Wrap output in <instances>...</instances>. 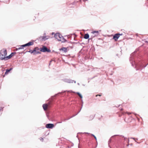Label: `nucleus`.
I'll return each instance as SVG.
<instances>
[{
	"label": "nucleus",
	"instance_id": "obj_1",
	"mask_svg": "<svg viewBox=\"0 0 148 148\" xmlns=\"http://www.w3.org/2000/svg\"><path fill=\"white\" fill-rule=\"evenodd\" d=\"M7 55V52L5 49L3 48L0 51V60H5V59L4 58H6Z\"/></svg>",
	"mask_w": 148,
	"mask_h": 148
},
{
	"label": "nucleus",
	"instance_id": "obj_2",
	"mask_svg": "<svg viewBox=\"0 0 148 148\" xmlns=\"http://www.w3.org/2000/svg\"><path fill=\"white\" fill-rule=\"evenodd\" d=\"M62 80L64 82L69 83H73V82H74L75 83H76L75 81L67 78L63 79H62Z\"/></svg>",
	"mask_w": 148,
	"mask_h": 148
},
{
	"label": "nucleus",
	"instance_id": "obj_3",
	"mask_svg": "<svg viewBox=\"0 0 148 148\" xmlns=\"http://www.w3.org/2000/svg\"><path fill=\"white\" fill-rule=\"evenodd\" d=\"M40 51H41L44 52H49L51 51V50L50 49H48L45 46H43L42 48H41Z\"/></svg>",
	"mask_w": 148,
	"mask_h": 148
},
{
	"label": "nucleus",
	"instance_id": "obj_4",
	"mask_svg": "<svg viewBox=\"0 0 148 148\" xmlns=\"http://www.w3.org/2000/svg\"><path fill=\"white\" fill-rule=\"evenodd\" d=\"M37 49V47H35L34 49L32 50H30L27 52H28L30 53L31 54L33 53V55H36L37 54V52L36 51V50Z\"/></svg>",
	"mask_w": 148,
	"mask_h": 148
},
{
	"label": "nucleus",
	"instance_id": "obj_5",
	"mask_svg": "<svg viewBox=\"0 0 148 148\" xmlns=\"http://www.w3.org/2000/svg\"><path fill=\"white\" fill-rule=\"evenodd\" d=\"M122 34H116L114 35L113 37V39H114L116 41L118 38L119 37L120 35H122Z\"/></svg>",
	"mask_w": 148,
	"mask_h": 148
},
{
	"label": "nucleus",
	"instance_id": "obj_6",
	"mask_svg": "<svg viewBox=\"0 0 148 148\" xmlns=\"http://www.w3.org/2000/svg\"><path fill=\"white\" fill-rule=\"evenodd\" d=\"M34 41L32 40L25 44V47H29L34 45Z\"/></svg>",
	"mask_w": 148,
	"mask_h": 148
},
{
	"label": "nucleus",
	"instance_id": "obj_7",
	"mask_svg": "<svg viewBox=\"0 0 148 148\" xmlns=\"http://www.w3.org/2000/svg\"><path fill=\"white\" fill-rule=\"evenodd\" d=\"M34 41L32 40L25 44V47H29L34 45Z\"/></svg>",
	"mask_w": 148,
	"mask_h": 148
},
{
	"label": "nucleus",
	"instance_id": "obj_8",
	"mask_svg": "<svg viewBox=\"0 0 148 148\" xmlns=\"http://www.w3.org/2000/svg\"><path fill=\"white\" fill-rule=\"evenodd\" d=\"M54 127V125L53 124L49 123L46 125V127L47 128L52 129Z\"/></svg>",
	"mask_w": 148,
	"mask_h": 148
},
{
	"label": "nucleus",
	"instance_id": "obj_9",
	"mask_svg": "<svg viewBox=\"0 0 148 148\" xmlns=\"http://www.w3.org/2000/svg\"><path fill=\"white\" fill-rule=\"evenodd\" d=\"M61 36V35L59 33H56L54 35L56 39H57L58 40H59L60 39Z\"/></svg>",
	"mask_w": 148,
	"mask_h": 148
},
{
	"label": "nucleus",
	"instance_id": "obj_10",
	"mask_svg": "<svg viewBox=\"0 0 148 148\" xmlns=\"http://www.w3.org/2000/svg\"><path fill=\"white\" fill-rule=\"evenodd\" d=\"M48 107V105L47 104H45L42 105V107L44 110H46Z\"/></svg>",
	"mask_w": 148,
	"mask_h": 148
},
{
	"label": "nucleus",
	"instance_id": "obj_11",
	"mask_svg": "<svg viewBox=\"0 0 148 148\" xmlns=\"http://www.w3.org/2000/svg\"><path fill=\"white\" fill-rule=\"evenodd\" d=\"M49 36H42L41 37L42 38V41H45L47 40L49 38Z\"/></svg>",
	"mask_w": 148,
	"mask_h": 148
},
{
	"label": "nucleus",
	"instance_id": "obj_12",
	"mask_svg": "<svg viewBox=\"0 0 148 148\" xmlns=\"http://www.w3.org/2000/svg\"><path fill=\"white\" fill-rule=\"evenodd\" d=\"M60 37V39L58 41H61L62 42H65L66 41V40L64 38L62 35Z\"/></svg>",
	"mask_w": 148,
	"mask_h": 148
},
{
	"label": "nucleus",
	"instance_id": "obj_13",
	"mask_svg": "<svg viewBox=\"0 0 148 148\" xmlns=\"http://www.w3.org/2000/svg\"><path fill=\"white\" fill-rule=\"evenodd\" d=\"M12 69V68H11L10 69H7L6 70V72L5 73L4 75L7 74Z\"/></svg>",
	"mask_w": 148,
	"mask_h": 148
},
{
	"label": "nucleus",
	"instance_id": "obj_14",
	"mask_svg": "<svg viewBox=\"0 0 148 148\" xmlns=\"http://www.w3.org/2000/svg\"><path fill=\"white\" fill-rule=\"evenodd\" d=\"M12 56V54H10L8 56H6V58H5L4 59H5V60H7L10 58Z\"/></svg>",
	"mask_w": 148,
	"mask_h": 148
},
{
	"label": "nucleus",
	"instance_id": "obj_15",
	"mask_svg": "<svg viewBox=\"0 0 148 148\" xmlns=\"http://www.w3.org/2000/svg\"><path fill=\"white\" fill-rule=\"evenodd\" d=\"M71 91V92H73V93H76L77 95H78L79 97L81 98H82V95L79 92H73V91Z\"/></svg>",
	"mask_w": 148,
	"mask_h": 148
},
{
	"label": "nucleus",
	"instance_id": "obj_16",
	"mask_svg": "<svg viewBox=\"0 0 148 148\" xmlns=\"http://www.w3.org/2000/svg\"><path fill=\"white\" fill-rule=\"evenodd\" d=\"M89 36L88 34H85L84 36V38L86 39H87L89 38Z\"/></svg>",
	"mask_w": 148,
	"mask_h": 148
},
{
	"label": "nucleus",
	"instance_id": "obj_17",
	"mask_svg": "<svg viewBox=\"0 0 148 148\" xmlns=\"http://www.w3.org/2000/svg\"><path fill=\"white\" fill-rule=\"evenodd\" d=\"M99 32L98 31H94L92 32L91 33L92 34H95L96 35H97L98 34Z\"/></svg>",
	"mask_w": 148,
	"mask_h": 148
},
{
	"label": "nucleus",
	"instance_id": "obj_18",
	"mask_svg": "<svg viewBox=\"0 0 148 148\" xmlns=\"http://www.w3.org/2000/svg\"><path fill=\"white\" fill-rule=\"evenodd\" d=\"M61 50H62L64 52H66L67 51V49L65 47H63L61 48Z\"/></svg>",
	"mask_w": 148,
	"mask_h": 148
},
{
	"label": "nucleus",
	"instance_id": "obj_19",
	"mask_svg": "<svg viewBox=\"0 0 148 148\" xmlns=\"http://www.w3.org/2000/svg\"><path fill=\"white\" fill-rule=\"evenodd\" d=\"M82 105H81V107L80 109V110H79V111L78 112V113L75 115H77L78 113H79L80 112V111L82 109V106H83V101L82 100Z\"/></svg>",
	"mask_w": 148,
	"mask_h": 148
},
{
	"label": "nucleus",
	"instance_id": "obj_20",
	"mask_svg": "<svg viewBox=\"0 0 148 148\" xmlns=\"http://www.w3.org/2000/svg\"><path fill=\"white\" fill-rule=\"evenodd\" d=\"M21 49H24V47H26L25 45V44L21 45L20 46Z\"/></svg>",
	"mask_w": 148,
	"mask_h": 148
},
{
	"label": "nucleus",
	"instance_id": "obj_21",
	"mask_svg": "<svg viewBox=\"0 0 148 148\" xmlns=\"http://www.w3.org/2000/svg\"><path fill=\"white\" fill-rule=\"evenodd\" d=\"M91 135L92 136H93L94 137V138H95V139L96 140H97V138H96V136L94 135H93V134H91Z\"/></svg>",
	"mask_w": 148,
	"mask_h": 148
},
{
	"label": "nucleus",
	"instance_id": "obj_22",
	"mask_svg": "<svg viewBox=\"0 0 148 148\" xmlns=\"http://www.w3.org/2000/svg\"><path fill=\"white\" fill-rule=\"evenodd\" d=\"M97 36V35H96V34H92V37H94L95 36Z\"/></svg>",
	"mask_w": 148,
	"mask_h": 148
},
{
	"label": "nucleus",
	"instance_id": "obj_23",
	"mask_svg": "<svg viewBox=\"0 0 148 148\" xmlns=\"http://www.w3.org/2000/svg\"><path fill=\"white\" fill-rule=\"evenodd\" d=\"M130 138L134 139L135 141H136V140H138V138H134L132 137V138Z\"/></svg>",
	"mask_w": 148,
	"mask_h": 148
},
{
	"label": "nucleus",
	"instance_id": "obj_24",
	"mask_svg": "<svg viewBox=\"0 0 148 148\" xmlns=\"http://www.w3.org/2000/svg\"><path fill=\"white\" fill-rule=\"evenodd\" d=\"M16 53V52H12L10 54H12V56H13V55L15 54Z\"/></svg>",
	"mask_w": 148,
	"mask_h": 148
},
{
	"label": "nucleus",
	"instance_id": "obj_25",
	"mask_svg": "<svg viewBox=\"0 0 148 148\" xmlns=\"http://www.w3.org/2000/svg\"><path fill=\"white\" fill-rule=\"evenodd\" d=\"M129 139H128V140H127V143H128V144H127V146H129Z\"/></svg>",
	"mask_w": 148,
	"mask_h": 148
},
{
	"label": "nucleus",
	"instance_id": "obj_26",
	"mask_svg": "<svg viewBox=\"0 0 148 148\" xmlns=\"http://www.w3.org/2000/svg\"><path fill=\"white\" fill-rule=\"evenodd\" d=\"M39 139H40V140L42 142H43V138H40Z\"/></svg>",
	"mask_w": 148,
	"mask_h": 148
},
{
	"label": "nucleus",
	"instance_id": "obj_27",
	"mask_svg": "<svg viewBox=\"0 0 148 148\" xmlns=\"http://www.w3.org/2000/svg\"><path fill=\"white\" fill-rule=\"evenodd\" d=\"M20 49H21V48L20 47H19V48H16V51H17L18 50H19Z\"/></svg>",
	"mask_w": 148,
	"mask_h": 148
},
{
	"label": "nucleus",
	"instance_id": "obj_28",
	"mask_svg": "<svg viewBox=\"0 0 148 148\" xmlns=\"http://www.w3.org/2000/svg\"><path fill=\"white\" fill-rule=\"evenodd\" d=\"M75 116V115H74V116H72V117H71L70 118H72V117H73V116ZM70 119V118H69V119H64V121H65L66 120H69V119Z\"/></svg>",
	"mask_w": 148,
	"mask_h": 148
},
{
	"label": "nucleus",
	"instance_id": "obj_29",
	"mask_svg": "<svg viewBox=\"0 0 148 148\" xmlns=\"http://www.w3.org/2000/svg\"><path fill=\"white\" fill-rule=\"evenodd\" d=\"M98 96H101V95H100H100H96V97H97Z\"/></svg>",
	"mask_w": 148,
	"mask_h": 148
},
{
	"label": "nucleus",
	"instance_id": "obj_30",
	"mask_svg": "<svg viewBox=\"0 0 148 148\" xmlns=\"http://www.w3.org/2000/svg\"><path fill=\"white\" fill-rule=\"evenodd\" d=\"M61 93V92H59V93H58V94H56V95L54 96V97L58 95V94H60V93Z\"/></svg>",
	"mask_w": 148,
	"mask_h": 148
},
{
	"label": "nucleus",
	"instance_id": "obj_31",
	"mask_svg": "<svg viewBox=\"0 0 148 148\" xmlns=\"http://www.w3.org/2000/svg\"><path fill=\"white\" fill-rule=\"evenodd\" d=\"M122 136L124 138V139L125 140V139L127 138H125L124 137V136Z\"/></svg>",
	"mask_w": 148,
	"mask_h": 148
},
{
	"label": "nucleus",
	"instance_id": "obj_32",
	"mask_svg": "<svg viewBox=\"0 0 148 148\" xmlns=\"http://www.w3.org/2000/svg\"><path fill=\"white\" fill-rule=\"evenodd\" d=\"M3 107L2 108V107H0V111L2 109H3Z\"/></svg>",
	"mask_w": 148,
	"mask_h": 148
},
{
	"label": "nucleus",
	"instance_id": "obj_33",
	"mask_svg": "<svg viewBox=\"0 0 148 148\" xmlns=\"http://www.w3.org/2000/svg\"><path fill=\"white\" fill-rule=\"evenodd\" d=\"M127 113L128 114H131V113H130V112H127Z\"/></svg>",
	"mask_w": 148,
	"mask_h": 148
},
{
	"label": "nucleus",
	"instance_id": "obj_34",
	"mask_svg": "<svg viewBox=\"0 0 148 148\" xmlns=\"http://www.w3.org/2000/svg\"><path fill=\"white\" fill-rule=\"evenodd\" d=\"M84 133L87 134H90L88 132H85Z\"/></svg>",
	"mask_w": 148,
	"mask_h": 148
},
{
	"label": "nucleus",
	"instance_id": "obj_35",
	"mask_svg": "<svg viewBox=\"0 0 148 148\" xmlns=\"http://www.w3.org/2000/svg\"><path fill=\"white\" fill-rule=\"evenodd\" d=\"M117 135H114V136H112V137H114V136H117Z\"/></svg>",
	"mask_w": 148,
	"mask_h": 148
},
{
	"label": "nucleus",
	"instance_id": "obj_36",
	"mask_svg": "<svg viewBox=\"0 0 148 148\" xmlns=\"http://www.w3.org/2000/svg\"><path fill=\"white\" fill-rule=\"evenodd\" d=\"M37 53H40L38 51Z\"/></svg>",
	"mask_w": 148,
	"mask_h": 148
},
{
	"label": "nucleus",
	"instance_id": "obj_37",
	"mask_svg": "<svg viewBox=\"0 0 148 148\" xmlns=\"http://www.w3.org/2000/svg\"><path fill=\"white\" fill-rule=\"evenodd\" d=\"M87 1V0H84V2H85V1Z\"/></svg>",
	"mask_w": 148,
	"mask_h": 148
},
{
	"label": "nucleus",
	"instance_id": "obj_38",
	"mask_svg": "<svg viewBox=\"0 0 148 148\" xmlns=\"http://www.w3.org/2000/svg\"><path fill=\"white\" fill-rule=\"evenodd\" d=\"M62 123V121H61V122H58V123Z\"/></svg>",
	"mask_w": 148,
	"mask_h": 148
},
{
	"label": "nucleus",
	"instance_id": "obj_39",
	"mask_svg": "<svg viewBox=\"0 0 148 148\" xmlns=\"http://www.w3.org/2000/svg\"><path fill=\"white\" fill-rule=\"evenodd\" d=\"M132 144H130V145H131V146H132Z\"/></svg>",
	"mask_w": 148,
	"mask_h": 148
},
{
	"label": "nucleus",
	"instance_id": "obj_40",
	"mask_svg": "<svg viewBox=\"0 0 148 148\" xmlns=\"http://www.w3.org/2000/svg\"><path fill=\"white\" fill-rule=\"evenodd\" d=\"M26 1H29L30 0H26Z\"/></svg>",
	"mask_w": 148,
	"mask_h": 148
},
{
	"label": "nucleus",
	"instance_id": "obj_41",
	"mask_svg": "<svg viewBox=\"0 0 148 148\" xmlns=\"http://www.w3.org/2000/svg\"><path fill=\"white\" fill-rule=\"evenodd\" d=\"M77 84L79 85V83H78Z\"/></svg>",
	"mask_w": 148,
	"mask_h": 148
},
{
	"label": "nucleus",
	"instance_id": "obj_42",
	"mask_svg": "<svg viewBox=\"0 0 148 148\" xmlns=\"http://www.w3.org/2000/svg\"><path fill=\"white\" fill-rule=\"evenodd\" d=\"M145 42H147V41H145Z\"/></svg>",
	"mask_w": 148,
	"mask_h": 148
},
{
	"label": "nucleus",
	"instance_id": "obj_43",
	"mask_svg": "<svg viewBox=\"0 0 148 148\" xmlns=\"http://www.w3.org/2000/svg\"><path fill=\"white\" fill-rule=\"evenodd\" d=\"M136 140H136V141H135L136 142Z\"/></svg>",
	"mask_w": 148,
	"mask_h": 148
},
{
	"label": "nucleus",
	"instance_id": "obj_44",
	"mask_svg": "<svg viewBox=\"0 0 148 148\" xmlns=\"http://www.w3.org/2000/svg\"><path fill=\"white\" fill-rule=\"evenodd\" d=\"M52 34H53V33H52Z\"/></svg>",
	"mask_w": 148,
	"mask_h": 148
},
{
	"label": "nucleus",
	"instance_id": "obj_45",
	"mask_svg": "<svg viewBox=\"0 0 148 148\" xmlns=\"http://www.w3.org/2000/svg\"><path fill=\"white\" fill-rule=\"evenodd\" d=\"M52 34H53V33H52Z\"/></svg>",
	"mask_w": 148,
	"mask_h": 148
}]
</instances>
